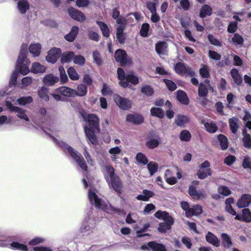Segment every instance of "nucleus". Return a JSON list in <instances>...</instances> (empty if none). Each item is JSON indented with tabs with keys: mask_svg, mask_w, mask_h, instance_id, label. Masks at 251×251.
Instances as JSON below:
<instances>
[{
	"mask_svg": "<svg viewBox=\"0 0 251 251\" xmlns=\"http://www.w3.org/2000/svg\"><path fill=\"white\" fill-rule=\"evenodd\" d=\"M200 74L201 76L207 78L209 76L210 74L209 73V69L208 67L203 65V67L200 70Z\"/></svg>",
	"mask_w": 251,
	"mask_h": 251,
	"instance_id": "nucleus-59",
	"label": "nucleus"
},
{
	"mask_svg": "<svg viewBox=\"0 0 251 251\" xmlns=\"http://www.w3.org/2000/svg\"><path fill=\"white\" fill-rule=\"evenodd\" d=\"M205 83L207 84V86L205 84L201 83L199 86L198 94L200 97H206L208 93V90L213 91V89L209 84V81L206 80Z\"/></svg>",
	"mask_w": 251,
	"mask_h": 251,
	"instance_id": "nucleus-12",
	"label": "nucleus"
},
{
	"mask_svg": "<svg viewBox=\"0 0 251 251\" xmlns=\"http://www.w3.org/2000/svg\"><path fill=\"white\" fill-rule=\"evenodd\" d=\"M230 128L232 132L236 134L239 128V119L237 118H232L229 119Z\"/></svg>",
	"mask_w": 251,
	"mask_h": 251,
	"instance_id": "nucleus-28",
	"label": "nucleus"
},
{
	"mask_svg": "<svg viewBox=\"0 0 251 251\" xmlns=\"http://www.w3.org/2000/svg\"><path fill=\"white\" fill-rule=\"evenodd\" d=\"M115 58L121 65H128L131 62V59L127 57L126 52L122 50H118L115 51Z\"/></svg>",
	"mask_w": 251,
	"mask_h": 251,
	"instance_id": "nucleus-4",
	"label": "nucleus"
},
{
	"mask_svg": "<svg viewBox=\"0 0 251 251\" xmlns=\"http://www.w3.org/2000/svg\"><path fill=\"white\" fill-rule=\"evenodd\" d=\"M46 68L38 62L33 63L31 68V72L34 73H43L45 72Z\"/></svg>",
	"mask_w": 251,
	"mask_h": 251,
	"instance_id": "nucleus-25",
	"label": "nucleus"
},
{
	"mask_svg": "<svg viewBox=\"0 0 251 251\" xmlns=\"http://www.w3.org/2000/svg\"><path fill=\"white\" fill-rule=\"evenodd\" d=\"M126 80L127 82H130L133 84H137L138 83V77L132 74H129L126 75Z\"/></svg>",
	"mask_w": 251,
	"mask_h": 251,
	"instance_id": "nucleus-56",
	"label": "nucleus"
},
{
	"mask_svg": "<svg viewBox=\"0 0 251 251\" xmlns=\"http://www.w3.org/2000/svg\"><path fill=\"white\" fill-rule=\"evenodd\" d=\"M18 8L22 14H24L29 8L27 0H20L18 2Z\"/></svg>",
	"mask_w": 251,
	"mask_h": 251,
	"instance_id": "nucleus-26",
	"label": "nucleus"
},
{
	"mask_svg": "<svg viewBox=\"0 0 251 251\" xmlns=\"http://www.w3.org/2000/svg\"><path fill=\"white\" fill-rule=\"evenodd\" d=\"M175 71L176 73L181 75H185L189 74L191 75L194 74V72L191 71L189 68H187L185 65L181 62H178L175 66Z\"/></svg>",
	"mask_w": 251,
	"mask_h": 251,
	"instance_id": "nucleus-10",
	"label": "nucleus"
},
{
	"mask_svg": "<svg viewBox=\"0 0 251 251\" xmlns=\"http://www.w3.org/2000/svg\"><path fill=\"white\" fill-rule=\"evenodd\" d=\"M26 49L27 46L25 44H23L21 48V51L20 52L18 58L17 59V66L20 65L23 63L24 59L26 57Z\"/></svg>",
	"mask_w": 251,
	"mask_h": 251,
	"instance_id": "nucleus-23",
	"label": "nucleus"
},
{
	"mask_svg": "<svg viewBox=\"0 0 251 251\" xmlns=\"http://www.w3.org/2000/svg\"><path fill=\"white\" fill-rule=\"evenodd\" d=\"M208 38L211 44L219 47H221L222 46L221 42L217 39L215 38L212 35H208Z\"/></svg>",
	"mask_w": 251,
	"mask_h": 251,
	"instance_id": "nucleus-63",
	"label": "nucleus"
},
{
	"mask_svg": "<svg viewBox=\"0 0 251 251\" xmlns=\"http://www.w3.org/2000/svg\"><path fill=\"white\" fill-rule=\"evenodd\" d=\"M32 81V78L31 77L26 76L24 77L21 81L22 84V88L25 89L26 87L31 84Z\"/></svg>",
	"mask_w": 251,
	"mask_h": 251,
	"instance_id": "nucleus-51",
	"label": "nucleus"
},
{
	"mask_svg": "<svg viewBox=\"0 0 251 251\" xmlns=\"http://www.w3.org/2000/svg\"><path fill=\"white\" fill-rule=\"evenodd\" d=\"M109 185H110L117 193H121L123 188V184L118 176L113 177V179L110 180Z\"/></svg>",
	"mask_w": 251,
	"mask_h": 251,
	"instance_id": "nucleus-11",
	"label": "nucleus"
},
{
	"mask_svg": "<svg viewBox=\"0 0 251 251\" xmlns=\"http://www.w3.org/2000/svg\"><path fill=\"white\" fill-rule=\"evenodd\" d=\"M202 213V207L200 205H194L191 207L190 211L186 213V217H190L193 215H198Z\"/></svg>",
	"mask_w": 251,
	"mask_h": 251,
	"instance_id": "nucleus-29",
	"label": "nucleus"
},
{
	"mask_svg": "<svg viewBox=\"0 0 251 251\" xmlns=\"http://www.w3.org/2000/svg\"><path fill=\"white\" fill-rule=\"evenodd\" d=\"M87 121L89 124V128L94 131H99V120L97 116L94 114H89L87 117Z\"/></svg>",
	"mask_w": 251,
	"mask_h": 251,
	"instance_id": "nucleus-9",
	"label": "nucleus"
},
{
	"mask_svg": "<svg viewBox=\"0 0 251 251\" xmlns=\"http://www.w3.org/2000/svg\"><path fill=\"white\" fill-rule=\"evenodd\" d=\"M206 240L216 247L220 246V241L218 238L211 232H208L205 237Z\"/></svg>",
	"mask_w": 251,
	"mask_h": 251,
	"instance_id": "nucleus-20",
	"label": "nucleus"
},
{
	"mask_svg": "<svg viewBox=\"0 0 251 251\" xmlns=\"http://www.w3.org/2000/svg\"><path fill=\"white\" fill-rule=\"evenodd\" d=\"M151 113L152 116H155L162 118L164 117V112L160 108L154 107L151 109Z\"/></svg>",
	"mask_w": 251,
	"mask_h": 251,
	"instance_id": "nucleus-43",
	"label": "nucleus"
},
{
	"mask_svg": "<svg viewBox=\"0 0 251 251\" xmlns=\"http://www.w3.org/2000/svg\"><path fill=\"white\" fill-rule=\"evenodd\" d=\"M59 71L61 81L63 83L66 82L68 79L64 68L62 66H60L59 67Z\"/></svg>",
	"mask_w": 251,
	"mask_h": 251,
	"instance_id": "nucleus-52",
	"label": "nucleus"
},
{
	"mask_svg": "<svg viewBox=\"0 0 251 251\" xmlns=\"http://www.w3.org/2000/svg\"><path fill=\"white\" fill-rule=\"evenodd\" d=\"M242 166L245 169H251V158L249 156H246L244 157L243 162Z\"/></svg>",
	"mask_w": 251,
	"mask_h": 251,
	"instance_id": "nucleus-58",
	"label": "nucleus"
},
{
	"mask_svg": "<svg viewBox=\"0 0 251 251\" xmlns=\"http://www.w3.org/2000/svg\"><path fill=\"white\" fill-rule=\"evenodd\" d=\"M57 92L66 97H75L76 96V92L67 87H62L57 89Z\"/></svg>",
	"mask_w": 251,
	"mask_h": 251,
	"instance_id": "nucleus-15",
	"label": "nucleus"
},
{
	"mask_svg": "<svg viewBox=\"0 0 251 251\" xmlns=\"http://www.w3.org/2000/svg\"><path fill=\"white\" fill-rule=\"evenodd\" d=\"M89 198L90 200L94 201L96 206L97 208H100L101 207V200L98 198V196L91 191H89Z\"/></svg>",
	"mask_w": 251,
	"mask_h": 251,
	"instance_id": "nucleus-37",
	"label": "nucleus"
},
{
	"mask_svg": "<svg viewBox=\"0 0 251 251\" xmlns=\"http://www.w3.org/2000/svg\"><path fill=\"white\" fill-rule=\"evenodd\" d=\"M221 237L222 242L224 248L229 249L233 245L230 237L225 233H222Z\"/></svg>",
	"mask_w": 251,
	"mask_h": 251,
	"instance_id": "nucleus-19",
	"label": "nucleus"
},
{
	"mask_svg": "<svg viewBox=\"0 0 251 251\" xmlns=\"http://www.w3.org/2000/svg\"><path fill=\"white\" fill-rule=\"evenodd\" d=\"M154 196V193L151 191L145 189L143 191L142 194L137 196L136 199L139 201H147L150 198Z\"/></svg>",
	"mask_w": 251,
	"mask_h": 251,
	"instance_id": "nucleus-22",
	"label": "nucleus"
},
{
	"mask_svg": "<svg viewBox=\"0 0 251 251\" xmlns=\"http://www.w3.org/2000/svg\"><path fill=\"white\" fill-rule=\"evenodd\" d=\"M210 163L206 160L204 161L200 166V169L197 173L198 177L201 179L207 177L208 176L211 175V171L209 168Z\"/></svg>",
	"mask_w": 251,
	"mask_h": 251,
	"instance_id": "nucleus-3",
	"label": "nucleus"
},
{
	"mask_svg": "<svg viewBox=\"0 0 251 251\" xmlns=\"http://www.w3.org/2000/svg\"><path fill=\"white\" fill-rule=\"evenodd\" d=\"M76 92V96H83L87 93V88L84 85L80 84L77 86Z\"/></svg>",
	"mask_w": 251,
	"mask_h": 251,
	"instance_id": "nucleus-50",
	"label": "nucleus"
},
{
	"mask_svg": "<svg viewBox=\"0 0 251 251\" xmlns=\"http://www.w3.org/2000/svg\"><path fill=\"white\" fill-rule=\"evenodd\" d=\"M69 15L74 19L79 22H83L85 20L84 14L81 11L73 7H70L68 9Z\"/></svg>",
	"mask_w": 251,
	"mask_h": 251,
	"instance_id": "nucleus-8",
	"label": "nucleus"
},
{
	"mask_svg": "<svg viewBox=\"0 0 251 251\" xmlns=\"http://www.w3.org/2000/svg\"><path fill=\"white\" fill-rule=\"evenodd\" d=\"M6 107L11 111L17 112V116L21 119H24L26 121H28L29 119L26 115L25 114V111L21 108L15 106L9 101L6 102Z\"/></svg>",
	"mask_w": 251,
	"mask_h": 251,
	"instance_id": "nucleus-5",
	"label": "nucleus"
},
{
	"mask_svg": "<svg viewBox=\"0 0 251 251\" xmlns=\"http://www.w3.org/2000/svg\"><path fill=\"white\" fill-rule=\"evenodd\" d=\"M126 121L135 124H140L143 122L144 119L141 116L129 114L126 116Z\"/></svg>",
	"mask_w": 251,
	"mask_h": 251,
	"instance_id": "nucleus-24",
	"label": "nucleus"
},
{
	"mask_svg": "<svg viewBox=\"0 0 251 251\" xmlns=\"http://www.w3.org/2000/svg\"><path fill=\"white\" fill-rule=\"evenodd\" d=\"M96 131H94L92 129H90L88 127L85 126L84 127V132L86 137L89 139L90 142L93 144L97 143V137L94 132Z\"/></svg>",
	"mask_w": 251,
	"mask_h": 251,
	"instance_id": "nucleus-16",
	"label": "nucleus"
},
{
	"mask_svg": "<svg viewBox=\"0 0 251 251\" xmlns=\"http://www.w3.org/2000/svg\"><path fill=\"white\" fill-rule=\"evenodd\" d=\"M149 26L148 24H144L142 25L140 30V34L141 36L146 37L148 35Z\"/></svg>",
	"mask_w": 251,
	"mask_h": 251,
	"instance_id": "nucleus-61",
	"label": "nucleus"
},
{
	"mask_svg": "<svg viewBox=\"0 0 251 251\" xmlns=\"http://www.w3.org/2000/svg\"><path fill=\"white\" fill-rule=\"evenodd\" d=\"M199 181H193L192 182V185L189 187V194L195 199H199L200 198V194L198 193L195 187V186L199 185Z\"/></svg>",
	"mask_w": 251,
	"mask_h": 251,
	"instance_id": "nucleus-21",
	"label": "nucleus"
},
{
	"mask_svg": "<svg viewBox=\"0 0 251 251\" xmlns=\"http://www.w3.org/2000/svg\"><path fill=\"white\" fill-rule=\"evenodd\" d=\"M191 137L190 132L187 130H183L179 134V138L182 141H189Z\"/></svg>",
	"mask_w": 251,
	"mask_h": 251,
	"instance_id": "nucleus-41",
	"label": "nucleus"
},
{
	"mask_svg": "<svg viewBox=\"0 0 251 251\" xmlns=\"http://www.w3.org/2000/svg\"><path fill=\"white\" fill-rule=\"evenodd\" d=\"M159 143L157 140L151 139L146 143V145L150 149H153L158 146Z\"/></svg>",
	"mask_w": 251,
	"mask_h": 251,
	"instance_id": "nucleus-60",
	"label": "nucleus"
},
{
	"mask_svg": "<svg viewBox=\"0 0 251 251\" xmlns=\"http://www.w3.org/2000/svg\"><path fill=\"white\" fill-rule=\"evenodd\" d=\"M167 47V44L165 42H160L158 43L155 47L156 52L158 54H165Z\"/></svg>",
	"mask_w": 251,
	"mask_h": 251,
	"instance_id": "nucleus-33",
	"label": "nucleus"
},
{
	"mask_svg": "<svg viewBox=\"0 0 251 251\" xmlns=\"http://www.w3.org/2000/svg\"><path fill=\"white\" fill-rule=\"evenodd\" d=\"M148 245L154 251H166V248L163 245L155 242H150Z\"/></svg>",
	"mask_w": 251,
	"mask_h": 251,
	"instance_id": "nucleus-30",
	"label": "nucleus"
},
{
	"mask_svg": "<svg viewBox=\"0 0 251 251\" xmlns=\"http://www.w3.org/2000/svg\"><path fill=\"white\" fill-rule=\"evenodd\" d=\"M148 168L151 175H153L157 170L158 164L156 162H150L148 164Z\"/></svg>",
	"mask_w": 251,
	"mask_h": 251,
	"instance_id": "nucleus-46",
	"label": "nucleus"
},
{
	"mask_svg": "<svg viewBox=\"0 0 251 251\" xmlns=\"http://www.w3.org/2000/svg\"><path fill=\"white\" fill-rule=\"evenodd\" d=\"M59 145L60 146L64 147L66 148L69 153L75 161L78 166L81 168L82 169L87 171V166L85 161L84 160L83 157L79 153H78L77 151L75 150L72 147L68 146L67 145H66L64 142H60Z\"/></svg>",
	"mask_w": 251,
	"mask_h": 251,
	"instance_id": "nucleus-2",
	"label": "nucleus"
},
{
	"mask_svg": "<svg viewBox=\"0 0 251 251\" xmlns=\"http://www.w3.org/2000/svg\"><path fill=\"white\" fill-rule=\"evenodd\" d=\"M74 62L75 64H78L79 65H82L85 63V59L82 56L76 55L74 56Z\"/></svg>",
	"mask_w": 251,
	"mask_h": 251,
	"instance_id": "nucleus-62",
	"label": "nucleus"
},
{
	"mask_svg": "<svg viewBox=\"0 0 251 251\" xmlns=\"http://www.w3.org/2000/svg\"><path fill=\"white\" fill-rule=\"evenodd\" d=\"M235 219L238 220H242L247 222H251V212L250 210L248 208L244 209L242 210V216L237 215H236Z\"/></svg>",
	"mask_w": 251,
	"mask_h": 251,
	"instance_id": "nucleus-17",
	"label": "nucleus"
},
{
	"mask_svg": "<svg viewBox=\"0 0 251 251\" xmlns=\"http://www.w3.org/2000/svg\"><path fill=\"white\" fill-rule=\"evenodd\" d=\"M212 14V8L208 5H203L201 10L200 16L201 18L205 17L206 16H210Z\"/></svg>",
	"mask_w": 251,
	"mask_h": 251,
	"instance_id": "nucleus-31",
	"label": "nucleus"
},
{
	"mask_svg": "<svg viewBox=\"0 0 251 251\" xmlns=\"http://www.w3.org/2000/svg\"><path fill=\"white\" fill-rule=\"evenodd\" d=\"M74 57V53L72 51H68L64 52L61 57V62H68L71 61L73 57Z\"/></svg>",
	"mask_w": 251,
	"mask_h": 251,
	"instance_id": "nucleus-39",
	"label": "nucleus"
},
{
	"mask_svg": "<svg viewBox=\"0 0 251 251\" xmlns=\"http://www.w3.org/2000/svg\"><path fill=\"white\" fill-rule=\"evenodd\" d=\"M59 81V78L53 74L46 75L43 79V83L47 86H52Z\"/></svg>",
	"mask_w": 251,
	"mask_h": 251,
	"instance_id": "nucleus-14",
	"label": "nucleus"
},
{
	"mask_svg": "<svg viewBox=\"0 0 251 251\" xmlns=\"http://www.w3.org/2000/svg\"><path fill=\"white\" fill-rule=\"evenodd\" d=\"M204 126L206 129V130L210 133H214L216 132L217 129L218 127L216 126L215 124L213 123H204Z\"/></svg>",
	"mask_w": 251,
	"mask_h": 251,
	"instance_id": "nucleus-48",
	"label": "nucleus"
},
{
	"mask_svg": "<svg viewBox=\"0 0 251 251\" xmlns=\"http://www.w3.org/2000/svg\"><path fill=\"white\" fill-rule=\"evenodd\" d=\"M121 152V150L118 147L112 148L109 150V153L111 155V158L113 161L116 160V155L120 154Z\"/></svg>",
	"mask_w": 251,
	"mask_h": 251,
	"instance_id": "nucleus-42",
	"label": "nucleus"
},
{
	"mask_svg": "<svg viewBox=\"0 0 251 251\" xmlns=\"http://www.w3.org/2000/svg\"><path fill=\"white\" fill-rule=\"evenodd\" d=\"M106 171V176L109 177L110 178V180L113 179V177H117L116 175H114V168L110 166H107L105 167Z\"/></svg>",
	"mask_w": 251,
	"mask_h": 251,
	"instance_id": "nucleus-55",
	"label": "nucleus"
},
{
	"mask_svg": "<svg viewBox=\"0 0 251 251\" xmlns=\"http://www.w3.org/2000/svg\"><path fill=\"white\" fill-rule=\"evenodd\" d=\"M61 51L58 48H52L50 49L46 56V60L50 62L54 63L57 59L60 57Z\"/></svg>",
	"mask_w": 251,
	"mask_h": 251,
	"instance_id": "nucleus-7",
	"label": "nucleus"
},
{
	"mask_svg": "<svg viewBox=\"0 0 251 251\" xmlns=\"http://www.w3.org/2000/svg\"><path fill=\"white\" fill-rule=\"evenodd\" d=\"M156 218L162 219L165 223H160L158 227L159 232L165 233L167 231L171 228L172 226L174 223L173 218L166 211H157L154 214Z\"/></svg>",
	"mask_w": 251,
	"mask_h": 251,
	"instance_id": "nucleus-1",
	"label": "nucleus"
},
{
	"mask_svg": "<svg viewBox=\"0 0 251 251\" xmlns=\"http://www.w3.org/2000/svg\"><path fill=\"white\" fill-rule=\"evenodd\" d=\"M48 93L49 89L45 86H42L38 88L37 95L40 99L48 101L49 100Z\"/></svg>",
	"mask_w": 251,
	"mask_h": 251,
	"instance_id": "nucleus-18",
	"label": "nucleus"
},
{
	"mask_svg": "<svg viewBox=\"0 0 251 251\" xmlns=\"http://www.w3.org/2000/svg\"><path fill=\"white\" fill-rule=\"evenodd\" d=\"M141 92L147 96H151L153 95L154 91L151 86L145 85L142 87Z\"/></svg>",
	"mask_w": 251,
	"mask_h": 251,
	"instance_id": "nucleus-44",
	"label": "nucleus"
},
{
	"mask_svg": "<svg viewBox=\"0 0 251 251\" xmlns=\"http://www.w3.org/2000/svg\"><path fill=\"white\" fill-rule=\"evenodd\" d=\"M218 192L221 195L226 196L231 194V191L226 186H221L218 189Z\"/></svg>",
	"mask_w": 251,
	"mask_h": 251,
	"instance_id": "nucleus-57",
	"label": "nucleus"
},
{
	"mask_svg": "<svg viewBox=\"0 0 251 251\" xmlns=\"http://www.w3.org/2000/svg\"><path fill=\"white\" fill-rule=\"evenodd\" d=\"M243 142L246 148L249 149L251 148V137L250 134H246L244 135L243 138Z\"/></svg>",
	"mask_w": 251,
	"mask_h": 251,
	"instance_id": "nucleus-53",
	"label": "nucleus"
},
{
	"mask_svg": "<svg viewBox=\"0 0 251 251\" xmlns=\"http://www.w3.org/2000/svg\"><path fill=\"white\" fill-rule=\"evenodd\" d=\"M231 75L235 83L237 85H240L242 82V78L239 75L238 70L236 69H233L231 71Z\"/></svg>",
	"mask_w": 251,
	"mask_h": 251,
	"instance_id": "nucleus-34",
	"label": "nucleus"
},
{
	"mask_svg": "<svg viewBox=\"0 0 251 251\" xmlns=\"http://www.w3.org/2000/svg\"><path fill=\"white\" fill-rule=\"evenodd\" d=\"M97 23L100 27L103 35L108 37L109 36V32L107 25L101 22L97 21Z\"/></svg>",
	"mask_w": 251,
	"mask_h": 251,
	"instance_id": "nucleus-40",
	"label": "nucleus"
},
{
	"mask_svg": "<svg viewBox=\"0 0 251 251\" xmlns=\"http://www.w3.org/2000/svg\"><path fill=\"white\" fill-rule=\"evenodd\" d=\"M189 122V119L185 116H177L175 120V123L179 126H182Z\"/></svg>",
	"mask_w": 251,
	"mask_h": 251,
	"instance_id": "nucleus-38",
	"label": "nucleus"
},
{
	"mask_svg": "<svg viewBox=\"0 0 251 251\" xmlns=\"http://www.w3.org/2000/svg\"><path fill=\"white\" fill-rule=\"evenodd\" d=\"M32 98L30 96L26 97H22L17 100L18 104L22 105H25L26 104L31 103L32 101Z\"/></svg>",
	"mask_w": 251,
	"mask_h": 251,
	"instance_id": "nucleus-47",
	"label": "nucleus"
},
{
	"mask_svg": "<svg viewBox=\"0 0 251 251\" xmlns=\"http://www.w3.org/2000/svg\"><path fill=\"white\" fill-rule=\"evenodd\" d=\"M78 31V27L73 26L70 33L65 35V38L69 42L73 41L75 38Z\"/></svg>",
	"mask_w": 251,
	"mask_h": 251,
	"instance_id": "nucleus-27",
	"label": "nucleus"
},
{
	"mask_svg": "<svg viewBox=\"0 0 251 251\" xmlns=\"http://www.w3.org/2000/svg\"><path fill=\"white\" fill-rule=\"evenodd\" d=\"M29 52L34 56H38L41 51V46L39 44H32L29 48Z\"/></svg>",
	"mask_w": 251,
	"mask_h": 251,
	"instance_id": "nucleus-35",
	"label": "nucleus"
},
{
	"mask_svg": "<svg viewBox=\"0 0 251 251\" xmlns=\"http://www.w3.org/2000/svg\"><path fill=\"white\" fill-rule=\"evenodd\" d=\"M67 72L70 79L74 80H76L79 79L78 75L73 67H70L68 69Z\"/></svg>",
	"mask_w": 251,
	"mask_h": 251,
	"instance_id": "nucleus-45",
	"label": "nucleus"
},
{
	"mask_svg": "<svg viewBox=\"0 0 251 251\" xmlns=\"http://www.w3.org/2000/svg\"><path fill=\"white\" fill-rule=\"evenodd\" d=\"M114 100L120 108L127 110L131 107V103L129 100L116 95L114 97Z\"/></svg>",
	"mask_w": 251,
	"mask_h": 251,
	"instance_id": "nucleus-6",
	"label": "nucleus"
},
{
	"mask_svg": "<svg viewBox=\"0 0 251 251\" xmlns=\"http://www.w3.org/2000/svg\"><path fill=\"white\" fill-rule=\"evenodd\" d=\"M220 146L223 150H226L228 147L227 138L224 135L220 134L218 136Z\"/></svg>",
	"mask_w": 251,
	"mask_h": 251,
	"instance_id": "nucleus-36",
	"label": "nucleus"
},
{
	"mask_svg": "<svg viewBox=\"0 0 251 251\" xmlns=\"http://www.w3.org/2000/svg\"><path fill=\"white\" fill-rule=\"evenodd\" d=\"M176 97L177 100L182 104H187L188 99L186 93L182 91H178L176 93Z\"/></svg>",
	"mask_w": 251,
	"mask_h": 251,
	"instance_id": "nucleus-32",
	"label": "nucleus"
},
{
	"mask_svg": "<svg viewBox=\"0 0 251 251\" xmlns=\"http://www.w3.org/2000/svg\"><path fill=\"white\" fill-rule=\"evenodd\" d=\"M251 203V195L245 194L238 201L237 206L239 208H243L248 206Z\"/></svg>",
	"mask_w": 251,
	"mask_h": 251,
	"instance_id": "nucleus-13",
	"label": "nucleus"
},
{
	"mask_svg": "<svg viewBox=\"0 0 251 251\" xmlns=\"http://www.w3.org/2000/svg\"><path fill=\"white\" fill-rule=\"evenodd\" d=\"M232 41L238 45H242L244 42L242 37L237 33L234 34V37L232 38Z\"/></svg>",
	"mask_w": 251,
	"mask_h": 251,
	"instance_id": "nucleus-64",
	"label": "nucleus"
},
{
	"mask_svg": "<svg viewBox=\"0 0 251 251\" xmlns=\"http://www.w3.org/2000/svg\"><path fill=\"white\" fill-rule=\"evenodd\" d=\"M93 57L95 63L98 65H100L102 62V60L100 53L97 50L93 52Z\"/></svg>",
	"mask_w": 251,
	"mask_h": 251,
	"instance_id": "nucleus-49",
	"label": "nucleus"
},
{
	"mask_svg": "<svg viewBox=\"0 0 251 251\" xmlns=\"http://www.w3.org/2000/svg\"><path fill=\"white\" fill-rule=\"evenodd\" d=\"M136 160L141 163L146 165L148 162V160L145 155L142 153H138L136 155Z\"/></svg>",
	"mask_w": 251,
	"mask_h": 251,
	"instance_id": "nucleus-54",
	"label": "nucleus"
}]
</instances>
